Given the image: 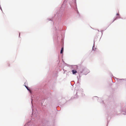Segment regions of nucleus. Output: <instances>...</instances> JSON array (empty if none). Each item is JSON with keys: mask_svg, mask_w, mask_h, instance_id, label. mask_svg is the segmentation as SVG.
Segmentation results:
<instances>
[{"mask_svg": "<svg viewBox=\"0 0 126 126\" xmlns=\"http://www.w3.org/2000/svg\"><path fill=\"white\" fill-rule=\"evenodd\" d=\"M73 74H75L76 73H77V71L75 70H73L72 71Z\"/></svg>", "mask_w": 126, "mask_h": 126, "instance_id": "f257e3e1", "label": "nucleus"}, {"mask_svg": "<svg viewBox=\"0 0 126 126\" xmlns=\"http://www.w3.org/2000/svg\"><path fill=\"white\" fill-rule=\"evenodd\" d=\"M63 47H62L61 48V53L62 54L63 53Z\"/></svg>", "mask_w": 126, "mask_h": 126, "instance_id": "f03ea898", "label": "nucleus"}, {"mask_svg": "<svg viewBox=\"0 0 126 126\" xmlns=\"http://www.w3.org/2000/svg\"><path fill=\"white\" fill-rule=\"evenodd\" d=\"M25 87L26 88H27V89L28 90H30L26 86H25Z\"/></svg>", "mask_w": 126, "mask_h": 126, "instance_id": "7ed1b4c3", "label": "nucleus"}, {"mask_svg": "<svg viewBox=\"0 0 126 126\" xmlns=\"http://www.w3.org/2000/svg\"><path fill=\"white\" fill-rule=\"evenodd\" d=\"M116 15H118L119 16V13H117V14H116Z\"/></svg>", "mask_w": 126, "mask_h": 126, "instance_id": "39448f33", "label": "nucleus"}, {"mask_svg": "<svg viewBox=\"0 0 126 126\" xmlns=\"http://www.w3.org/2000/svg\"><path fill=\"white\" fill-rule=\"evenodd\" d=\"M118 18H120L119 16L118 17Z\"/></svg>", "mask_w": 126, "mask_h": 126, "instance_id": "423d86ee", "label": "nucleus"}, {"mask_svg": "<svg viewBox=\"0 0 126 126\" xmlns=\"http://www.w3.org/2000/svg\"><path fill=\"white\" fill-rule=\"evenodd\" d=\"M25 87L26 88H27V89L28 90H30L26 86H25Z\"/></svg>", "mask_w": 126, "mask_h": 126, "instance_id": "20e7f679", "label": "nucleus"}]
</instances>
